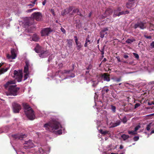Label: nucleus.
Instances as JSON below:
<instances>
[{
	"mask_svg": "<svg viewBox=\"0 0 154 154\" xmlns=\"http://www.w3.org/2000/svg\"><path fill=\"white\" fill-rule=\"evenodd\" d=\"M44 127L46 130L49 131L55 132L57 134L60 135L62 133V131L61 129L55 131L60 128H62L60 123L57 121L53 120L46 123L44 125Z\"/></svg>",
	"mask_w": 154,
	"mask_h": 154,
	"instance_id": "f257e3e1",
	"label": "nucleus"
},
{
	"mask_svg": "<svg viewBox=\"0 0 154 154\" xmlns=\"http://www.w3.org/2000/svg\"><path fill=\"white\" fill-rule=\"evenodd\" d=\"M15 84L14 81H10L6 83L4 85V86L5 88L9 87L7 93V95L16 96L19 93V88L17 87L16 85H12V84Z\"/></svg>",
	"mask_w": 154,
	"mask_h": 154,
	"instance_id": "f03ea898",
	"label": "nucleus"
},
{
	"mask_svg": "<svg viewBox=\"0 0 154 154\" xmlns=\"http://www.w3.org/2000/svg\"><path fill=\"white\" fill-rule=\"evenodd\" d=\"M25 114L28 118L31 120L34 119L35 118L34 112L32 109L26 103L23 104Z\"/></svg>",
	"mask_w": 154,
	"mask_h": 154,
	"instance_id": "7ed1b4c3",
	"label": "nucleus"
},
{
	"mask_svg": "<svg viewBox=\"0 0 154 154\" xmlns=\"http://www.w3.org/2000/svg\"><path fill=\"white\" fill-rule=\"evenodd\" d=\"M34 50L36 53L39 54L38 55L41 58H44L47 57L50 54L48 50H44L38 44H37Z\"/></svg>",
	"mask_w": 154,
	"mask_h": 154,
	"instance_id": "20e7f679",
	"label": "nucleus"
},
{
	"mask_svg": "<svg viewBox=\"0 0 154 154\" xmlns=\"http://www.w3.org/2000/svg\"><path fill=\"white\" fill-rule=\"evenodd\" d=\"M25 65L24 67V72L25 73L24 80H26L29 74V69L31 68L32 64L30 63L28 60H26L25 62Z\"/></svg>",
	"mask_w": 154,
	"mask_h": 154,
	"instance_id": "39448f33",
	"label": "nucleus"
},
{
	"mask_svg": "<svg viewBox=\"0 0 154 154\" xmlns=\"http://www.w3.org/2000/svg\"><path fill=\"white\" fill-rule=\"evenodd\" d=\"M32 17L37 21L41 20L42 17V14L40 12H34L32 14Z\"/></svg>",
	"mask_w": 154,
	"mask_h": 154,
	"instance_id": "423d86ee",
	"label": "nucleus"
},
{
	"mask_svg": "<svg viewBox=\"0 0 154 154\" xmlns=\"http://www.w3.org/2000/svg\"><path fill=\"white\" fill-rule=\"evenodd\" d=\"M13 112L14 113H18L21 109V107L20 105L16 103H14L12 104Z\"/></svg>",
	"mask_w": 154,
	"mask_h": 154,
	"instance_id": "0eeeda50",
	"label": "nucleus"
},
{
	"mask_svg": "<svg viewBox=\"0 0 154 154\" xmlns=\"http://www.w3.org/2000/svg\"><path fill=\"white\" fill-rule=\"evenodd\" d=\"M17 51L14 49H11V54H8L7 55V57L8 59H15L17 56L16 53Z\"/></svg>",
	"mask_w": 154,
	"mask_h": 154,
	"instance_id": "6e6552de",
	"label": "nucleus"
},
{
	"mask_svg": "<svg viewBox=\"0 0 154 154\" xmlns=\"http://www.w3.org/2000/svg\"><path fill=\"white\" fill-rule=\"evenodd\" d=\"M34 146V145L32 142V140H30L26 141L24 143V147L25 149L31 148Z\"/></svg>",
	"mask_w": 154,
	"mask_h": 154,
	"instance_id": "1a4fd4ad",
	"label": "nucleus"
},
{
	"mask_svg": "<svg viewBox=\"0 0 154 154\" xmlns=\"http://www.w3.org/2000/svg\"><path fill=\"white\" fill-rule=\"evenodd\" d=\"M52 30L50 28H46L43 29L41 32V34L42 36L48 35Z\"/></svg>",
	"mask_w": 154,
	"mask_h": 154,
	"instance_id": "9d476101",
	"label": "nucleus"
},
{
	"mask_svg": "<svg viewBox=\"0 0 154 154\" xmlns=\"http://www.w3.org/2000/svg\"><path fill=\"white\" fill-rule=\"evenodd\" d=\"M139 27L141 29H143L146 28L145 23L141 22H137L134 26V28L136 29Z\"/></svg>",
	"mask_w": 154,
	"mask_h": 154,
	"instance_id": "9b49d317",
	"label": "nucleus"
},
{
	"mask_svg": "<svg viewBox=\"0 0 154 154\" xmlns=\"http://www.w3.org/2000/svg\"><path fill=\"white\" fill-rule=\"evenodd\" d=\"M109 30L108 27H105L103 28L100 32V37L101 38H103L105 35H107L108 33L107 32Z\"/></svg>",
	"mask_w": 154,
	"mask_h": 154,
	"instance_id": "f8f14e48",
	"label": "nucleus"
},
{
	"mask_svg": "<svg viewBox=\"0 0 154 154\" xmlns=\"http://www.w3.org/2000/svg\"><path fill=\"white\" fill-rule=\"evenodd\" d=\"M26 135L22 134H18L12 135V137L15 139L20 140H22L23 138L26 137Z\"/></svg>",
	"mask_w": 154,
	"mask_h": 154,
	"instance_id": "ddd939ff",
	"label": "nucleus"
},
{
	"mask_svg": "<svg viewBox=\"0 0 154 154\" xmlns=\"http://www.w3.org/2000/svg\"><path fill=\"white\" fill-rule=\"evenodd\" d=\"M112 11L111 9L109 8L107 9L105 11L104 15H102L100 17V18H101L102 19L105 18L107 16L111 15L112 14Z\"/></svg>",
	"mask_w": 154,
	"mask_h": 154,
	"instance_id": "4468645a",
	"label": "nucleus"
},
{
	"mask_svg": "<svg viewBox=\"0 0 154 154\" xmlns=\"http://www.w3.org/2000/svg\"><path fill=\"white\" fill-rule=\"evenodd\" d=\"M121 10V8L120 7H119L116 10H114V14L113 15V17H116L117 16L119 17L120 15H121L119 14L121 13V12H120Z\"/></svg>",
	"mask_w": 154,
	"mask_h": 154,
	"instance_id": "2eb2a0df",
	"label": "nucleus"
},
{
	"mask_svg": "<svg viewBox=\"0 0 154 154\" xmlns=\"http://www.w3.org/2000/svg\"><path fill=\"white\" fill-rule=\"evenodd\" d=\"M14 77L16 78H19L21 79L23 76L19 72L17 71L14 70Z\"/></svg>",
	"mask_w": 154,
	"mask_h": 154,
	"instance_id": "dca6fc26",
	"label": "nucleus"
},
{
	"mask_svg": "<svg viewBox=\"0 0 154 154\" xmlns=\"http://www.w3.org/2000/svg\"><path fill=\"white\" fill-rule=\"evenodd\" d=\"M102 78L103 79L104 81L109 82L110 80L109 75L107 73H104L102 75Z\"/></svg>",
	"mask_w": 154,
	"mask_h": 154,
	"instance_id": "f3484780",
	"label": "nucleus"
},
{
	"mask_svg": "<svg viewBox=\"0 0 154 154\" xmlns=\"http://www.w3.org/2000/svg\"><path fill=\"white\" fill-rule=\"evenodd\" d=\"M100 122L99 121H97V125H98V126H99V123H100ZM98 130L99 131V132L100 133L102 134L103 135H105L106 134H109V131H103L102 129H100V130H99V127H97Z\"/></svg>",
	"mask_w": 154,
	"mask_h": 154,
	"instance_id": "a211bd4d",
	"label": "nucleus"
},
{
	"mask_svg": "<svg viewBox=\"0 0 154 154\" xmlns=\"http://www.w3.org/2000/svg\"><path fill=\"white\" fill-rule=\"evenodd\" d=\"M99 81L97 80H92L90 83L93 87H95L98 84Z\"/></svg>",
	"mask_w": 154,
	"mask_h": 154,
	"instance_id": "6ab92c4d",
	"label": "nucleus"
},
{
	"mask_svg": "<svg viewBox=\"0 0 154 154\" xmlns=\"http://www.w3.org/2000/svg\"><path fill=\"white\" fill-rule=\"evenodd\" d=\"M2 64L0 63V67H1ZM9 69V68L6 67V68H0V74H3L5 72H6Z\"/></svg>",
	"mask_w": 154,
	"mask_h": 154,
	"instance_id": "aec40b11",
	"label": "nucleus"
},
{
	"mask_svg": "<svg viewBox=\"0 0 154 154\" xmlns=\"http://www.w3.org/2000/svg\"><path fill=\"white\" fill-rule=\"evenodd\" d=\"M75 43L76 45L77 49L79 51H80L82 46L81 43L78 41L76 42Z\"/></svg>",
	"mask_w": 154,
	"mask_h": 154,
	"instance_id": "412c9836",
	"label": "nucleus"
},
{
	"mask_svg": "<svg viewBox=\"0 0 154 154\" xmlns=\"http://www.w3.org/2000/svg\"><path fill=\"white\" fill-rule=\"evenodd\" d=\"M108 87L107 86H105L102 89V94L103 95L105 94L106 93H107L108 91L109 90L108 89H106V88Z\"/></svg>",
	"mask_w": 154,
	"mask_h": 154,
	"instance_id": "4be33fe9",
	"label": "nucleus"
},
{
	"mask_svg": "<svg viewBox=\"0 0 154 154\" xmlns=\"http://www.w3.org/2000/svg\"><path fill=\"white\" fill-rule=\"evenodd\" d=\"M121 122L120 120L117 121L113 123L112 125V127H116L120 124Z\"/></svg>",
	"mask_w": 154,
	"mask_h": 154,
	"instance_id": "5701e85b",
	"label": "nucleus"
},
{
	"mask_svg": "<svg viewBox=\"0 0 154 154\" xmlns=\"http://www.w3.org/2000/svg\"><path fill=\"white\" fill-rule=\"evenodd\" d=\"M135 41V39L133 38H128L126 41V42L128 44H131L132 42Z\"/></svg>",
	"mask_w": 154,
	"mask_h": 154,
	"instance_id": "b1692460",
	"label": "nucleus"
},
{
	"mask_svg": "<svg viewBox=\"0 0 154 154\" xmlns=\"http://www.w3.org/2000/svg\"><path fill=\"white\" fill-rule=\"evenodd\" d=\"M134 4V2H129L126 5V7L128 8H130Z\"/></svg>",
	"mask_w": 154,
	"mask_h": 154,
	"instance_id": "393cba45",
	"label": "nucleus"
},
{
	"mask_svg": "<svg viewBox=\"0 0 154 154\" xmlns=\"http://www.w3.org/2000/svg\"><path fill=\"white\" fill-rule=\"evenodd\" d=\"M39 39V38L38 35L36 34H34L32 37V39L33 41L37 42Z\"/></svg>",
	"mask_w": 154,
	"mask_h": 154,
	"instance_id": "a878e982",
	"label": "nucleus"
},
{
	"mask_svg": "<svg viewBox=\"0 0 154 154\" xmlns=\"http://www.w3.org/2000/svg\"><path fill=\"white\" fill-rule=\"evenodd\" d=\"M121 137L124 140H125L129 138L130 137L128 135L125 134H123L121 136Z\"/></svg>",
	"mask_w": 154,
	"mask_h": 154,
	"instance_id": "bb28decb",
	"label": "nucleus"
},
{
	"mask_svg": "<svg viewBox=\"0 0 154 154\" xmlns=\"http://www.w3.org/2000/svg\"><path fill=\"white\" fill-rule=\"evenodd\" d=\"M110 109H111L113 112H116V107L115 106L111 105L110 106Z\"/></svg>",
	"mask_w": 154,
	"mask_h": 154,
	"instance_id": "cd10ccee",
	"label": "nucleus"
},
{
	"mask_svg": "<svg viewBox=\"0 0 154 154\" xmlns=\"http://www.w3.org/2000/svg\"><path fill=\"white\" fill-rule=\"evenodd\" d=\"M68 14L66 9H64V10L62 11L61 12V15L62 16H64L66 14Z\"/></svg>",
	"mask_w": 154,
	"mask_h": 154,
	"instance_id": "c85d7f7f",
	"label": "nucleus"
},
{
	"mask_svg": "<svg viewBox=\"0 0 154 154\" xmlns=\"http://www.w3.org/2000/svg\"><path fill=\"white\" fill-rule=\"evenodd\" d=\"M128 134H130L135 135L137 134V133L134 131H129L128 132Z\"/></svg>",
	"mask_w": 154,
	"mask_h": 154,
	"instance_id": "c756f323",
	"label": "nucleus"
},
{
	"mask_svg": "<svg viewBox=\"0 0 154 154\" xmlns=\"http://www.w3.org/2000/svg\"><path fill=\"white\" fill-rule=\"evenodd\" d=\"M89 35L87 36V38L86 39L85 42H87V43H88V44H89L91 43L90 41L89 40Z\"/></svg>",
	"mask_w": 154,
	"mask_h": 154,
	"instance_id": "7c9ffc66",
	"label": "nucleus"
},
{
	"mask_svg": "<svg viewBox=\"0 0 154 154\" xmlns=\"http://www.w3.org/2000/svg\"><path fill=\"white\" fill-rule=\"evenodd\" d=\"M133 54L136 59L138 60L139 59V57L138 54L135 53H133Z\"/></svg>",
	"mask_w": 154,
	"mask_h": 154,
	"instance_id": "2f4dec72",
	"label": "nucleus"
},
{
	"mask_svg": "<svg viewBox=\"0 0 154 154\" xmlns=\"http://www.w3.org/2000/svg\"><path fill=\"white\" fill-rule=\"evenodd\" d=\"M73 8L72 7H69L67 9V11L68 13H70L73 10Z\"/></svg>",
	"mask_w": 154,
	"mask_h": 154,
	"instance_id": "473e14b6",
	"label": "nucleus"
},
{
	"mask_svg": "<svg viewBox=\"0 0 154 154\" xmlns=\"http://www.w3.org/2000/svg\"><path fill=\"white\" fill-rule=\"evenodd\" d=\"M75 75L74 74H72L70 75H68L67 76V77L64 78V79H66L69 78H73V77H75Z\"/></svg>",
	"mask_w": 154,
	"mask_h": 154,
	"instance_id": "72a5a7b5",
	"label": "nucleus"
},
{
	"mask_svg": "<svg viewBox=\"0 0 154 154\" xmlns=\"http://www.w3.org/2000/svg\"><path fill=\"white\" fill-rule=\"evenodd\" d=\"M67 41L68 46L69 48H70L71 47L72 45V42L71 41H70V40H67Z\"/></svg>",
	"mask_w": 154,
	"mask_h": 154,
	"instance_id": "f704fd0d",
	"label": "nucleus"
},
{
	"mask_svg": "<svg viewBox=\"0 0 154 154\" xmlns=\"http://www.w3.org/2000/svg\"><path fill=\"white\" fill-rule=\"evenodd\" d=\"M105 45H104L100 50V51L101 52V54L102 55H104V50L105 48Z\"/></svg>",
	"mask_w": 154,
	"mask_h": 154,
	"instance_id": "c9c22d12",
	"label": "nucleus"
},
{
	"mask_svg": "<svg viewBox=\"0 0 154 154\" xmlns=\"http://www.w3.org/2000/svg\"><path fill=\"white\" fill-rule=\"evenodd\" d=\"M78 11H79V9L78 8L74 9L72 11V13L70 14L71 15H73L74 13H77V12H78Z\"/></svg>",
	"mask_w": 154,
	"mask_h": 154,
	"instance_id": "e433bc0d",
	"label": "nucleus"
},
{
	"mask_svg": "<svg viewBox=\"0 0 154 154\" xmlns=\"http://www.w3.org/2000/svg\"><path fill=\"white\" fill-rule=\"evenodd\" d=\"M129 13V12L128 11H122L121 12V13L119 14L120 15H123V14H128Z\"/></svg>",
	"mask_w": 154,
	"mask_h": 154,
	"instance_id": "4c0bfd02",
	"label": "nucleus"
},
{
	"mask_svg": "<svg viewBox=\"0 0 154 154\" xmlns=\"http://www.w3.org/2000/svg\"><path fill=\"white\" fill-rule=\"evenodd\" d=\"M122 122L124 123H125L127 121V118L126 116L123 117L122 120Z\"/></svg>",
	"mask_w": 154,
	"mask_h": 154,
	"instance_id": "58836bf2",
	"label": "nucleus"
},
{
	"mask_svg": "<svg viewBox=\"0 0 154 154\" xmlns=\"http://www.w3.org/2000/svg\"><path fill=\"white\" fill-rule=\"evenodd\" d=\"M62 71H59L58 72H56L55 74V75L57 76L59 75V77H61L60 76V74L62 73Z\"/></svg>",
	"mask_w": 154,
	"mask_h": 154,
	"instance_id": "ea45409f",
	"label": "nucleus"
},
{
	"mask_svg": "<svg viewBox=\"0 0 154 154\" xmlns=\"http://www.w3.org/2000/svg\"><path fill=\"white\" fill-rule=\"evenodd\" d=\"M54 58V56L53 55H51L48 58V61L49 62L51 61L53 58Z\"/></svg>",
	"mask_w": 154,
	"mask_h": 154,
	"instance_id": "a19ab883",
	"label": "nucleus"
},
{
	"mask_svg": "<svg viewBox=\"0 0 154 154\" xmlns=\"http://www.w3.org/2000/svg\"><path fill=\"white\" fill-rule=\"evenodd\" d=\"M114 81L117 82H119L121 81V78H115L114 79Z\"/></svg>",
	"mask_w": 154,
	"mask_h": 154,
	"instance_id": "79ce46f5",
	"label": "nucleus"
},
{
	"mask_svg": "<svg viewBox=\"0 0 154 154\" xmlns=\"http://www.w3.org/2000/svg\"><path fill=\"white\" fill-rule=\"evenodd\" d=\"M151 123H150L149 124L147 125V127H146V129L148 131H149L151 128Z\"/></svg>",
	"mask_w": 154,
	"mask_h": 154,
	"instance_id": "37998d69",
	"label": "nucleus"
},
{
	"mask_svg": "<svg viewBox=\"0 0 154 154\" xmlns=\"http://www.w3.org/2000/svg\"><path fill=\"white\" fill-rule=\"evenodd\" d=\"M95 95L94 96V102L95 103V104L96 105V101H97V99L98 97V96L96 94V93H95Z\"/></svg>",
	"mask_w": 154,
	"mask_h": 154,
	"instance_id": "c03bdc74",
	"label": "nucleus"
},
{
	"mask_svg": "<svg viewBox=\"0 0 154 154\" xmlns=\"http://www.w3.org/2000/svg\"><path fill=\"white\" fill-rule=\"evenodd\" d=\"M140 128V125H138L136 126L134 128V131L136 132Z\"/></svg>",
	"mask_w": 154,
	"mask_h": 154,
	"instance_id": "a18cd8bd",
	"label": "nucleus"
},
{
	"mask_svg": "<svg viewBox=\"0 0 154 154\" xmlns=\"http://www.w3.org/2000/svg\"><path fill=\"white\" fill-rule=\"evenodd\" d=\"M25 25V26H29V23L28 20L26 21H25L23 23Z\"/></svg>",
	"mask_w": 154,
	"mask_h": 154,
	"instance_id": "49530a36",
	"label": "nucleus"
},
{
	"mask_svg": "<svg viewBox=\"0 0 154 154\" xmlns=\"http://www.w3.org/2000/svg\"><path fill=\"white\" fill-rule=\"evenodd\" d=\"M139 139V137L138 136H135L133 138V140L135 141H137Z\"/></svg>",
	"mask_w": 154,
	"mask_h": 154,
	"instance_id": "de8ad7c7",
	"label": "nucleus"
},
{
	"mask_svg": "<svg viewBox=\"0 0 154 154\" xmlns=\"http://www.w3.org/2000/svg\"><path fill=\"white\" fill-rule=\"evenodd\" d=\"M140 104L139 103H136L135 105L134 108L136 109V108L140 106Z\"/></svg>",
	"mask_w": 154,
	"mask_h": 154,
	"instance_id": "09e8293b",
	"label": "nucleus"
},
{
	"mask_svg": "<svg viewBox=\"0 0 154 154\" xmlns=\"http://www.w3.org/2000/svg\"><path fill=\"white\" fill-rule=\"evenodd\" d=\"M144 37L145 38L149 39H150L151 38V36H147L146 35H144Z\"/></svg>",
	"mask_w": 154,
	"mask_h": 154,
	"instance_id": "8fccbe9b",
	"label": "nucleus"
},
{
	"mask_svg": "<svg viewBox=\"0 0 154 154\" xmlns=\"http://www.w3.org/2000/svg\"><path fill=\"white\" fill-rule=\"evenodd\" d=\"M148 105L150 106L152 104L154 105V102H149L148 103Z\"/></svg>",
	"mask_w": 154,
	"mask_h": 154,
	"instance_id": "3c124183",
	"label": "nucleus"
},
{
	"mask_svg": "<svg viewBox=\"0 0 154 154\" xmlns=\"http://www.w3.org/2000/svg\"><path fill=\"white\" fill-rule=\"evenodd\" d=\"M33 11V10L32 9H28L26 11V12L28 13H30L32 12Z\"/></svg>",
	"mask_w": 154,
	"mask_h": 154,
	"instance_id": "603ef678",
	"label": "nucleus"
},
{
	"mask_svg": "<svg viewBox=\"0 0 154 154\" xmlns=\"http://www.w3.org/2000/svg\"><path fill=\"white\" fill-rule=\"evenodd\" d=\"M116 58H117V60H118V62H121V61L120 58L119 57H116Z\"/></svg>",
	"mask_w": 154,
	"mask_h": 154,
	"instance_id": "864d4df0",
	"label": "nucleus"
},
{
	"mask_svg": "<svg viewBox=\"0 0 154 154\" xmlns=\"http://www.w3.org/2000/svg\"><path fill=\"white\" fill-rule=\"evenodd\" d=\"M32 4H30L28 5V6H31V7H32L34 6V5L35 4H34V2H32Z\"/></svg>",
	"mask_w": 154,
	"mask_h": 154,
	"instance_id": "5fc2aeb1",
	"label": "nucleus"
},
{
	"mask_svg": "<svg viewBox=\"0 0 154 154\" xmlns=\"http://www.w3.org/2000/svg\"><path fill=\"white\" fill-rule=\"evenodd\" d=\"M61 30L62 31V32H63L64 33H65L66 32V30H65L63 28H61Z\"/></svg>",
	"mask_w": 154,
	"mask_h": 154,
	"instance_id": "6e6d98bb",
	"label": "nucleus"
},
{
	"mask_svg": "<svg viewBox=\"0 0 154 154\" xmlns=\"http://www.w3.org/2000/svg\"><path fill=\"white\" fill-rule=\"evenodd\" d=\"M150 46L152 48H154V41L151 43Z\"/></svg>",
	"mask_w": 154,
	"mask_h": 154,
	"instance_id": "4d7b16f0",
	"label": "nucleus"
},
{
	"mask_svg": "<svg viewBox=\"0 0 154 154\" xmlns=\"http://www.w3.org/2000/svg\"><path fill=\"white\" fill-rule=\"evenodd\" d=\"M51 13L54 15V16L55 15L53 9H51Z\"/></svg>",
	"mask_w": 154,
	"mask_h": 154,
	"instance_id": "13d9d810",
	"label": "nucleus"
},
{
	"mask_svg": "<svg viewBox=\"0 0 154 154\" xmlns=\"http://www.w3.org/2000/svg\"><path fill=\"white\" fill-rule=\"evenodd\" d=\"M92 68V65H89L88 67L87 68V69H91V68Z\"/></svg>",
	"mask_w": 154,
	"mask_h": 154,
	"instance_id": "bf43d9fd",
	"label": "nucleus"
},
{
	"mask_svg": "<svg viewBox=\"0 0 154 154\" xmlns=\"http://www.w3.org/2000/svg\"><path fill=\"white\" fill-rule=\"evenodd\" d=\"M74 37L75 38V42H78V39L77 37L76 36H75Z\"/></svg>",
	"mask_w": 154,
	"mask_h": 154,
	"instance_id": "052dcab7",
	"label": "nucleus"
},
{
	"mask_svg": "<svg viewBox=\"0 0 154 154\" xmlns=\"http://www.w3.org/2000/svg\"><path fill=\"white\" fill-rule=\"evenodd\" d=\"M77 13L78 15H79L80 16H82V15L81 14L80 12H79V11H78V12H77Z\"/></svg>",
	"mask_w": 154,
	"mask_h": 154,
	"instance_id": "680f3d73",
	"label": "nucleus"
},
{
	"mask_svg": "<svg viewBox=\"0 0 154 154\" xmlns=\"http://www.w3.org/2000/svg\"><path fill=\"white\" fill-rule=\"evenodd\" d=\"M123 56L124 57L125 59H127L129 57V56L126 55H124Z\"/></svg>",
	"mask_w": 154,
	"mask_h": 154,
	"instance_id": "e2e57ef3",
	"label": "nucleus"
},
{
	"mask_svg": "<svg viewBox=\"0 0 154 154\" xmlns=\"http://www.w3.org/2000/svg\"><path fill=\"white\" fill-rule=\"evenodd\" d=\"M46 2V0H44V1L42 2V5H45Z\"/></svg>",
	"mask_w": 154,
	"mask_h": 154,
	"instance_id": "0e129e2a",
	"label": "nucleus"
},
{
	"mask_svg": "<svg viewBox=\"0 0 154 154\" xmlns=\"http://www.w3.org/2000/svg\"><path fill=\"white\" fill-rule=\"evenodd\" d=\"M3 21H4V20H3L2 22L1 21L0 22V27H3V25H2V23H3Z\"/></svg>",
	"mask_w": 154,
	"mask_h": 154,
	"instance_id": "69168bd1",
	"label": "nucleus"
},
{
	"mask_svg": "<svg viewBox=\"0 0 154 154\" xmlns=\"http://www.w3.org/2000/svg\"><path fill=\"white\" fill-rule=\"evenodd\" d=\"M89 45L88 43H87V42L85 43V45H84V46L85 47H87L88 46V45Z\"/></svg>",
	"mask_w": 154,
	"mask_h": 154,
	"instance_id": "338daca9",
	"label": "nucleus"
},
{
	"mask_svg": "<svg viewBox=\"0 0 154 154\" xmlns=\"http://www.w3.org/2000/svg\"><path fill=\"white\" fill-rule=\"evenodd\" d=\"M70 72V71H64V73H69V72Z\"/></svg>",
	"mask_w": 154,
	"mask_h": 154,
	"instance_id": "774afa93",
	"label": "nucleus"
}]
</instances>
